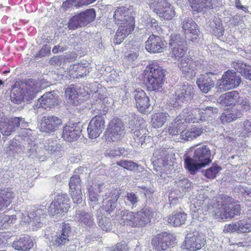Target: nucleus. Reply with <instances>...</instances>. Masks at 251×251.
I'll use <instances>...</instances> for the list:
<instances>
[{
    "label": "nucleus",
    "mask_w": 251,
    "mask_h": 251,
    "mask_svg": "<svg viewBox=\"0 0 251 251\" xmlns=\"http://www.w3.org/2000/svg\"><path fill=\"white\" fill-rule=\"evenodd\" d=\"M190 210L194 218L198 217L203 210H211L213 207L215 209L212 211L213 218L218 221L227 218H232L240 212L239 204L234 205L233 200L230 197L221 198L217 204L213 206H208V200L203 193H200L197 196L191 198Z\"/></svg>",
    "instance_id": "nucleus-1"
},
{
    "label": "nucleus",
    "mask_w": 251,
    "mask_h": 251,
    "mask_svg": "<svg viewBox=\"0 0 251 251\" xmlns=\"http://www.w3.org/2000/svg\"><path fill=\"white\" fill-rule=\"evenodd\" d=\"M133 9L131 6L118 7L115 11L113 17L119 28L114 39L115 44H120L133 30L135 21Z\"/></svg>",
    "instance_id": "nucleus-2"
},
{
    "label": "nucleus",
    "mask_w": 251,
    "mask_h": 251,
    "mask_svg": "<svg viewBox=\"0 0 251 251\" xmlns=\"http://www.w3.org/2000/svg\"><path fill=\"white\" fill-rule=\"evenodd\" d=\"M116 214L121 225L132 227H142L151 222L153 213L150 208L145 207L136 213L126 210H119Z\"/></svg>",
    "instance_id": "nucleus-3"
},
{
    "label": "nucleus",
    "mask_w": 251,
    "mask_h": 251,
    "mask_svg": "<svg viewBox=\"0 0 251 251\" xmlns=\"http://www.w3.org/2000/svg\"><path fill=\"white\" fill-rule=\"evenodd\" d=\"M166 71L156 61H152L144 72V81L150 91H156L164 83Z\"/></svg>",
    "instance_id": "nucleus-4"
},
{
    "label": "nucleus",
    "mask_w": 251,
    "mask_h": 251,
    "mask_svg": "<svg viewBox=\"0 0 251 251\" xmlns=\"http://www.w3.org/2000/svg\"><path fill=\"white\" fill-rule=\"evenodd\" d=\"M125 126L122 121L118 118L111 120L104 133V138L107 142H115L124 137Z\"/></svg>",
    "instance_id": "nucleus-5"
},
{
    "label": "nucleus",
    "mask_w": 251,
    "mask_h": 251,
    "mask_svg": "<svg viewBox=\"0 0 251 251\" xmlns=\"http://www.w3.org/2000/svg\"><path fill=\"white\" fill-rule=\"evenodd\" d=\"M96 14L93 9H90L84 12L79 13L72 17L68 24L69 29L75 30L77 28L84 26L92 22L95 18Z\"/></svg>",
    "instance_id": "nucleus-6"
},
{
    "label": "nucleus",
    "mask_w": 251,
    "mask_h": 251,
    "mask_svg": "<svg viewBox=\"0 0 251 251\" xmlns=\"http://www.w3.org/2000/svg\"><path fill=\"white\" fill-rule=\"evenodd\" d=\"M45 216V213L41 209H34L29 214L21 213L19 215L22 221L30 225L33 230H36L42 226Z\"/></svg>",
    "instance_id": "nucleus-7"
},
{
    "label": "nucleus",
    "mask_w": 251,
    "mask_h": 251,
    "mask_svg": "<svg viewBox=\"0 0 251 251\" xmlns=\"http://www.w3.org/2000/svg\"><path fill=\"white\" fill-rule=\"evenodd\" d=\"M69 199L67 195L58 194L49 208L50 215L54 216L62 212H66L70 208Z\"/></svg>",
    "instance_id": "nucleus-8"
},
{
    "label": "nucleus",
    "mask_w": 251,
    "mask_h": 251,
    "mask_svg": "<svg viewBox=\"0 0 251 251\" xmlns=\"http://www.w3.org/2000/svg\"><path fill=\"white\" fill-rule=\"evenodd\" d=\"M194 94L192 86L184 84L176 90L175 95L170 103L174 107H177L182 105L185 101L191 99Z\"/></svg>",
    "instance_id": "nucleus-9"
},
{
    "label": "nucleus",
    "mask_w": 251,
    "mask_h": 251,
    "mask_svg": "<svg viewBox=\"0 0 251 251\" xmlns=\"http://www.w3.org/2000/svg\"><path fill=\"white\" fill-rule=\"evenodd\" d=\"M176 239L167 233L158 234L152 239L153 248L158 251H165L175 244Z\"/></svg>",
    "instance_id": "nucleus-10"
},
{
    "label": "nucleus",
    "mask_w": 251,
    "mask_h": 251,
    "mask_svg": "<svg viewBox=\"0 0 251 251\" xmlns=\"http://www.w3.org/2000/svg\"><path fill=\"white\" fill-rule=\"evenodd\" d=\"M120 195L119 189H112L108 193L105 192V195H102V197H105L103 199V206L98 210V214L101 213L102 211L105 210L108 214L113 212L116 208V202L119 198Z\"/></svg>",
    "instance_id": "nucleus-11"
},
{
    "label": "nucleus",
    "mask_w": 251,
    "mask_h": 251,
    "mask_svg": "<svg viewBox=\"0 0 251 251\" xmlns=\"http://www.w3.org/2000/svg\"><path fill=\"white\" fill-rule=\"evenodd\" d=\"M105 127L104 118L102 115H98L90 121L87 131L90 138L95 139L101 133Z\"/></svg>",
    "instance_id": "nucleus-12"
},
{
    "label": "nucleus",
    "mask_w": 251,
    "mask_h": 251,
    "mask_svg": "<svg viewBox=\"0 0 251 251\" xmlns=\"http://www.w3.org/2000/svg\"><path fill=\"white\" fill-rule=\"evenodd\" d=\"M62 124V121L55 116H44L39 126L40 130L46 133H52L56 131Z\"/></svg>",
    "instance_id": "nucleus-13"
},
{
    "label": "nucleus",
    "mask_w": 251,
    "mask_h": 251,
    "mask_svg": "<svg viewBox=\"0 0 251 251\" xmlns=\"http://www.w3.org/2000/svg\"><path fill=\"white\" fill-rule=\"evenodd\" d=\"M205 241L202 236L198 233L187 235L182 245V248L192 251L201 249L205 244Z\"/></svg>",
    "instance_id": "nucleus-14"
},
{
    "label": "nucleus",
    "mask_w": 251,
    "mask_h": 251,
    "mask_svg": "<svg viewBox=\"0 0 251 251\" xmlns=\"http://www.w3.org/2000/svg\"><path fill=\"white\" fill-rule=\"evenodd\" d=\"M241 79L239 75L233 70H228L224 73L220 80V86H223L226 89L229 90L237 87L241 83Z\"/></svg>",
    "instance_id": "nucleus-15"
},
{
    "label": "nucleus",
    "mask_w": 251,
    "mask_h": 251,
    "mask_svg": "<svg viewBox=\"0 0 251 251\" xmlns=\"http://www.w3.org/2000/svg\"><path fill=\"white\" fill-rule=\"evenodd\" d=\"M185 38L194 42L200 33L197 24L191 18H185L182 23Z\"/></svg>",
    "instance_id": "nucleus-16"
},
{
    "label": "nucleus",
    "mask_w": 251,
    "mask_h": 251,
    "mask_svg": "<svg viewBox=\"0 0 251 251\" xmlns=\"http://www.w3.org/2000/svg\"><path fill=\"white\" fill-rule=\"evenodd\" d=\"M165 41L158 36L152 34L146 42V49L151 53H158L163 51L165 47Z\"/></svg>",
    "instance_id": "nucleus-17"
},
{
    "label": "nucleus",
    "mask_w": 251,
    "mask_h": 251,
    "mask_svg": "<svg viewBox=\"0 0 251 251\" xmlns=\"http://www.w3.org/2000/svg\"><path fill=\"white\" fill-rule=\"evenodd\" d=\"M251 231V219L247 218L226 226L225 232H237L246 233Z\"/></svg>",
    "instance_id": "nucleus-18"
},
{
    "label": "nucleus",
    "mask_w": 251,
    "mask_h": 251,
    "mask_svg": "<svg viewBox=\"0 0 251 251\" xmlns=\"http://www.w3.org/2000/svg\"><path fill=\"white\" fill-rule=\"evenodd\" d=\"M134 97L138 111L141 113L148 112L150 106L149 98L144 91L141 89H136L134 92Z\"/></svg>",
    "instance_id": "nucleus-19"
},
{
    "label": "nucleus",
    "mask_w": 251,
    "mask_h": 251,
    "mask_svg": "<svg viewBox=\"0 0 251 251\" xmlns=\"http://www.w3.org/2000/svg\"><path fill=\"white\" fill-rule=\"evenodd\" d=\"M200 67V65L199 63L195 61L191 58L186 57L181 60L179 66L182 72L189 78H192L196 75L195 71Z\"/></svg>",
    "instance_id": "nucleus-20"
},
{
    "label": "nucleus",
    "mask_w": 251,
    "mask_h": 251,
    "mask_svg": "<svg viewBox=\"0 0 251 251\" xmlns=\"http://www.w3.org/2000/svg\"><path fill=\"white\" fill-rule=\"evenodd\" d=\"M70 234L71 227L69 224L63 223L60 232L58 233L52 239V244L58 247H62L67 245L70 241Z\"/></svg>",
    "instance_id": "nucleus-21"
},
{
    "label": "nucleus",
    "mask_w": 251,
    "mask_h": 251,
    "mask_svg": "<svg viewBox=\"0 0 251 251\" xmlns=\"http://www.w3.org/2000/svg\"><path fill=\"white\" fill-rule=\"evenodd\" d=\"M80 133L81 130L78 126L70 123L64 126L62 137L65 141L73 142L79 138Z\"/></svg>",
    "instance_id": "nucleus-22"
},
{
    "label": "nucleus",
    "mask_w": 251,
    "mask_h": 251,
    "mask_svg": "<svg viewBox=\"0 0 251 251\" xmlns=\"http://www.w3.org/2000/svg\"><path fill=\"white\" fill-rule=\"evenodd\" d=\"M211 151L205 145L197 147L194 150L193 157L204 167L211 161Z\"/></svg>",
    "instance_id": "nucleus-23"
},
{
    "label": "nucleus",
    "mask_w": 251,
    "mask_h": 251,
    "mask_svg": "<svg viewBox=\"0 0 251 251\" xmlns=\"http://www.w3.org/2000/svg\"><path fill=\"white\" fill-rule=\"evenodd\" d=\"M25 92V100L29 101L33 99L36 94L40 90V83L38 81L28 79L23 86Z\"/></svg>",
    "instance_id": "nucleus-24"
},
{
    "label": "nucleus",
    "mask_w": 251,
    "mask_h": 251,
    "mask_svg": "<svg viewBox=\"0 0 251 251\" xmlns=\"http://www.w3.org/2000/svg\"><path fill=\"white\" fill-rule=\"evenodd\" d=\"M54 92L44 94L38 100L37 105L44 109L49 110L57 104V99Z\"/></svg>",
    "instance_id": "nucleus-25"
},
{
    "label": "nucleus",
    "mask_w": 251,
    "mask_h": 251,
    "mask_svg": "<svg viewBox=\"0 0 251 251\" xmlns=\"http://www.w3.org/2000/svg\"><path fill=\"white\" fill-rule=\"evenodd\" d=\"M69 74L73 78H81L86 76L89 73V66L88 63H77L71 65Z\"/></svg>",
    "instance_id": "nucleus-26"
},
{
    "label": "nucleus",
    "mask_w": 251,
    "mask_h": 251,
    "mask_svg": "<svg viewBox=\"0 0 251 251\" xmlns=\"http://www.w3.org/2000/svg\"><path fill=\"white\" fill-rule=\"evenodd\" d=\"M183 113L178 117H181V120L184 122V125H186V123H198L201 119L200 116V109L198 108H187L183 110Z\"/></svg>",
    "instance_id": "nucleus-27"
},
{
    "label": "nucleus",
    "mask_w": 251,
    "mask_h": 251,
    "mask_svg": "<svg viewBox=\"0 0 251 251\" xmlns=\"http://www.w3.org/2000/svg\"><path fill=\"white\" fill-rule=\"evenodd\" d=\"M106 190L107 189L105 188L102 183L95 184L94 186H90L88 188V191L90 205L94 207L98 203L100 197L99 194Z\"/></svg>",
    "instance_id": "nucleus-28"
},
{
    "label": "nucleus",
    "mask_w": 251,
    "mask_h": 251,
    "mask_svg": "<svg viewBox=\"0 0 251 251\" xmlns=\"http://www.w3.org/2000/svg\"><path fill=\"white\" fill-rule=\"evenodd\" d=\"M190 6L194 11L198 13L213 8L212 0H188Z\"/></svg>",
    "instance_id": "nucleus-29"
},
{
    "label": "nucleus",
    "mask_w": 251,
    "mask_h": 251,
    "mask_svg": "<svg viewBox=\"0 0 251 251\" xmlns=\"http://www.w3.org/2000/svg\"><path fill=\"white\" fill-rule=\"evenodd\" d=\"M203 132L202 127L193 126L190 128L181 131L180 136L182 140L190 141L201 136Z\"/></svg>",
    "instance_id": "nucleus-30"
},
{
    "label": "nucleus",
    "mask_w": 251,
    "mask_h": 251,
    "mask_svg": "<svg viewBox=\"0 0 251 251\" xmlns=\"http://www.w3.org/2000/svg\"><path fill=\"white\" fill-rule=\"evenodd\" d=\"M33 246L32 239L28 235H24L13 243V247L19 251H28Z\"/></svg>",
    "instance_id": "nucleus-31"
},
{
    "label": "nucleus",
    "mask_w": 251,
    "mask_h": 251,
    "mask_svg": "<svg viewBox=\"0 0 251 251\" xmlns=\"http://www.w3.org/2000/svg\"><path fill=\"white\" fill-rule=\"evenodd\" d=\"M197 84L200 89L205 93H207L214 85L213 81L208 76V73L201 75L197 80Z\"/></svg>",
    "instance_id": "nucleus-32"
},
{
    "label": "nucleus",
    "mask_w": 251,
    "mask_h": 251,
    "mask_svg": "<svg viewBox=\"0 0 251 251\" xmlns=\"http://www.w3.org/2000/svg\"><path fill=\"white\" fill-rule=\"evenodd\" d=\"M184 167L191 175H195L204 166L194 157L186 156L184 159Z\"/></svg>",
    "instance_id": "nucleus-33"
},
{
    "label": "nucleus",
    "mask_w": 251,
    "mask_h": 251,
    "mask_svg": "<svg viewBox=\"0 0 251 251\" xmlns=\"http://www.w3.org/2000/svg\"><path fill=\"white\" fill-rule=\"evenodd\" d=\"M15 196L14 192L8 189L0 192V210L7 207Z\"/></svg>",
    "instance_id": "nucleus-34"
},
{
    "label": "nucleus",
    "mask_w": 251,
    "mask_h": 251,
    "mask_svg": "<svg viewBox=\"0 0 251 251\" xmlns=\"http://www.w3.org/2000/svg\"><path fill=\"white\" fill-rule=\"evenodd\" d=\"M238 97L239 93L237 91L229 92L221 96L220 102L227 106L235 104L237 103Z\"/></svg>",
    "instance_id": "nucleus-35"
},
{
    "label": "nucleus",
    "mask_w": 251,
    "mask_h": 251,
    "mask_svg": "<svg viewBox=\"0 0 251 251\" xmlns=\"http://www.w3.org/2000/svg\"><path fill=\"white\" fill-rule=\"evenodd\" d=\"M169 118V115L167 113H155L152 116L151 125L154 128H159L164 125Z\"/></svg>",
    "instance_id": "nucleus-36"
},
{
    "label": "nucleus",
    "mask_w": 251,
    "mask_h": 251,
    "mask_svg": "<svg viewBox=\"0 0 251 251\" xmlns=\"http://www.w3.org/2000/svg\"><path fill=\"white\" fill-rule=\"evenodd\" d=\"M187 219V214L184 212H180L173 214L168 218V223L174 226H179L184 224Z\"/></svg>",
    "instance_id": "nucleus-37"
},
{
    "label": "nucleus",
    "mask_w": 251,
    "mask_h": 251,
    "mask_svg": "<svg viewBox=\"0 0 251 251\" xmlns=\"http://www.w3.org/2000/svg\"><path fill=\"white\" fill-rule=\"evenodd\" d=\"M170 4L167 0H151L150 7L158 16Z\"/></svg>",
    "instance_id": "nucleus-38"
},
{
    "label": "nucleus",
    "mask_w": 251,
    "mask_h": 251,
    "mask_svg": "<svg viewBox=\"0 0 251 251\" xmlns=\"http://www.w3.org/2000/svg\"><path fill=\"white\" fill-rule=\"evenodd\" d=\"M180 117H177L169 126L168 132L170 135H175L186 127Z\"/></svg>",
    "instance_id": "nucleus-39"
},
{
    "label": "nucleus",
    "mask_w": 251,
    "mask_h": 251,
    "mask_svg": "<svg viewBox=\"0 0 251 251\" xmlns=\"http://www.w3.org/2000/svg\"><path fill=\"white\" fill-rule=\"evenodd\" d=\"M76 217L79 222L88 226L92 227L95 225L93 216L91 213L78 211L76 214Z\"/></svg>",
    "instance_id": "nucleus-40"
},
{
    "label": "nucleus",
    "mask_w": 251,
    "mask_h": 251,
    "mask_svg": "<svg viewBox=\"0 0 251 251\" xmlns=\"http://www.w3.org/2000/svg\"><path fill=\"white\" fill-rule=\"evenodd\" d=\"M241 113L235 109L226 111L222 114L220 119L223 124H226L235 120L240 117Z\"/></svg>",
    "instance_id": "nucleus-41"
},
{
    "label": "nucleus",
    "mask_w": 251,
    "mask_h": 251,
    "mask_svg": "<svg viewBox=\"0 0 251 251\" xmlns=\"http://www.w3.org/2000/svg\"><path fill=\"white\" fill-rule=\"evenodd\" d=\"M11 101L15 103H21L24 100H25V92L23 87L14 88L10 95Z\"/></svg>",
    "instance_id": "nucleus-42"
},
{
    "label": "nucleus",
    "mask_w": 251,
    "mask_h": 251,
    "mask_svg": "<svg viewBox=\"0 0 251 251\" xmlns=\"http://www.w3.org/2000/svg\"><path fill=\"white\" fill-rule=\"evenodd\" d=\"M80 94L78 88L74 85L67 88L65 90L66 96L69 97V102L75 105L77 104L78 100L76 99Z\"/></svg>",
    "instance_id": "nucleus-43"
},
{
    "label": "nucleus",
    "mask_w": 251,
    "mask_h": 251,
    "mask_svg": "<svg viewBox=\"0 0 251 251\" xmlns=\"http://www.w3.org/2000/svg\"><path fill=\"white\" fill-rule=\"evenodd\" d=\"M146 129L142 127L140 128L138 130H136L133 132V138L135 143L137 144H135V146H142L143 145V143L145 142L146 138L147 137L146 135Z\"/></svg>",
    "instance_id": "nucleus-44"
},
{
    "label": "nucleus",
    "mask_w": 251,
    "mask_h": 251,
    "mask_svg": "<svg viewBox=\"0 0 251 251\" xmlns=\"http://www.w3.org/2000/svg\"><path fill=\"white\" fill-rule=\"evenodd\" d=\"M17 220L16 215H2L0 217V229H7Z\"/></svg>",
    "instance_id": "nucleus-45"
},
{
    "label": "nucleus",
    "mask_w": 251,
    "mask_h": 251,
    "mask_svg": "<svg viewBox=\"0 0 251 251\" xmlns=\"http://www.w3.org/2000/svg\"><path fill=\"white\" fill-rule=\"evenodd\" d=\"M186 38H184L179 34H172L169 40V45L172 47H179L180 45L186 46Z\"/></svg>",
    "instance_id": "nucleus-46"
},
{
    "label": "nucleus",
    "mask_w": 251,
    "mask_h": 251,
    "mask_svg": "<svg viewBox=\"0 0 251 251\" xmlns=\"http://www.w3.org/2000/svg\"><path fill=\"white\" fill-rule=\"evenodd\" d=\"M172 50V56L175 57L176 59L179 60L185 57V55L186 53L187 48L186 46L180 45L179 47H175L171 48Z\"/></svg>",
    "instance_id": "nucleus-47"
},
{
    "label": "nucleus",
    "mask_w": 251,
    "mask_h": 251,
    "mask_svg": "<svg viewBox=\"0 0 251 251\" xmlns=\"http://www.w3.org/2000/svg\"><path fill=\"white\" fill-rule=\"evenodd\" d=\"M0 130L4 136H9L13 132V126L7 121V119L2 118L0 121Z\"/></svg>",
    "instance_id": "nucleus-48"
},
{
    "label": "nucleus",
    "mask_w": 251,
    "mask_h": 251,
    "mask_svg": "<svg viewBox=\"0 0 251 251\" xmlns=\"http://www.w3.org/2000/svg\"><path fill=\"white\" fill-rule=\"evenodd\" d=\"M101 213L98 214V219L99 220V226L101 229L105 231L111 230L112 227L110 223V220L105 216H100V214Z\"/></svg>",
    "instance_id": "nucleus-49"
},
{
    "label": "nucleus",
    "mask_w": 251,
    "mask_h": 251,
    "mask_svg": "<svg viewBox=\"0 0 251 251\" xmlns=\"http://www.w3.org/2000/svg\"><path fill=\"white\" fill-rule=\"evenodd\" d=\"M199 109H200V116L201 118L200 121H203L206 118L211 117L214 113L217 112V109L214 108L213 107H207Z\"/></svg>",
    "instance_id": "nucleus-50"
},
{
    "label": "nucleus",
    "mask_w": 251,
    "mask_h": 251,
    "mask_svg": "<svg viewBox=\"0 0 251 251\" xmlns=\"http://www.w3.org/2000/svg\"><path fill=\"white\" fill-rule=\"evenodd\" d=\"M175 8L170 3L158 16L164 20H170L175 17Z\"/></svg>",
    "instance_id": "nucleus-51"
},
{
    "label": "nucleus",
    "mask_w": 251,
    "mask_h": 251,
    "mask_svg": "<svg viewBox=\"0 0 251 251\" xmlns=\"http://www.w3.org/2000/svg\"><path fill=\"white\" fill-rule=\"evenodd\" d=\"M222 168L217 165H213L204 172V176L208 178L213 179L216 177Z\"/></svg>",
    "instance_id": "nucleus-52"
},
{
    "label": "nucleus",
    "mask_w": 251,
    "mask_h": 251,
    "mask_svg": "<svg viewBox=\"0 0 251 251\" xmlns=\"http://www.w3.org/2000/svg\"><path fill=\"white\" fill-rule=\"evenodd\" d=\"M116 164L130 171H134L137 170L138 165L130 160H121L117 162Z\"/></svg>",
    "instance_id": "nucleus-53"
},
{
    "label": "nucleus",
    "mask_w": 251,
    "mask_h": 251,
    "mask_svg": "<svg viewBox=\"0 0 251 251\" xmlns=\"http://www.w3.org/2000/svg\"><path fill=\"white\" fill-rule=\"evenodd\" d=\"M125 201L127 205H132V207H136L139 201V198L134 193L128 192L125 196Z\"/></svg>",
    "instance_id": "nucleus-54"
},
{
    "label": "nucleus",
    "mask_w": 251,
    "mask_h": 251,
    "mask_svg": "<svg viewBox=\"0 0 251 251\" xmlns=\"http://www.w3.org/2000/svg\"><path fill=\"white\" fill-rule=\"evenodd\" d=\"M80 179L77 175L72 176L70 180L69 187L70 191L81 190Z\"/></svg>",
    "instance_id": "nucleus-55"
},
{
    "label": "nucleus",
    "mask_w": 251,
    "mask_h": 251,
    "mask_svg": "<svg viewBox=\"0 0 251 251\" xmlns=\"http://www.w3.org/2000/svg\"><path fill=\"white\" fill-rule=\"evenodd\" d=\"M165 153L163 152V150H157L153 153L154 159L153 162H155L157 164H162L165 165V157L164 155Z\"/></svg>",
    "instance_id": "nucleus-56"
},
{
    "label": "nucleus",
    "mask_w": 251,
    "mask_h": 251,
    "mask_svg": "<svg viewBox=\"0 0 251 251\" xmlns=\"http://www.w3.org/2000/svg\"><path fill=\"white\" fill-rule=\"evenodd\" d=\"M11 126H13V131L15 130L16 127L21 126L22 127L25 126L26 124L25 122L24 119L19 117L11 118L10 119H7Z\"/></svg>",
    "instance_id": "nucleus-57"
},
{
    "label": "nucleus",
    "mask_w": 251,
    "mask_h": 251,
    "mask_svg": "<svg viewBox=\"0 0 251 251\" xmlns=\"http://www.w3.org/2000/svg\"><path fill=\"white\" fill-rule=\"evenodd\" d=\"M237 190L243 196L250 200L249 198L251 197V186H247L245 184L240 185L237 187Z\"/></svg>",
    "instance_id": "nucleus-58"
},
{
    "label": "nucleus",
    "mask_w": 251,
    "mask_h": 251,
    "mask_svg": "<svg viewBox=\"0 0 251 251\" xmlns=\"http://www.w3.org/2000/svg\"><path fill=\"white\" fill-rule=\"evenodd\" d=\"M231 66L237 72L242 75L246 67H247V64L241 61L237 60L232 62Z\"/></svg>",
    "instance_id": "nucleus-59"
},
{
    "label": "nucleus",
    "mask_w": 251,
    "mask_h": 251,
    "mask_svg": "<svg viewBox=\"0 0 251 251\" xmlns=\"http://www.w3.org/2000/svg\"><path fill=\"white\" fill-rule=\"evenodd\" d=\"M237 103L240 106L243 110L247 111L251 108V104L248 100L243 97H241L239 96Z\"/></svg>",
    "instance_id": "nucleus-60"
},
{
    "label": "nucleus",
    "mask_w": 251,
    "mask_h": 251,
    "mask_svg": "<svg viewBox=\"0 0 251 251\" xmlns=\"http://www.w3.org/2000/svg\"><path fill=\"white\" fill-rule=\"evenodd\" d=\"M70 194L74 203H80L82 201L81 190L70 191Z\"/></svg>",
    "instance_id": "nucleus-61"
},
{
    "label": "nucleus",
    "mask_w": 251,
    "mask_h": 251,
    "mask_svg": "<svg viewBox=\"0 0 251 251\" xmlns=\"http://www.w3.org/2000/svg\"><path fill=\"white\" fill-rule=\"evenodd\" d=\"M125 153V150L123 148L118 149L114 147L107 150L106 154L110 157H115L116 156L122 155Z\"/></svg>",
    "instance_id": "nucleus-62"
},
{
    "label": "nucleus",
    "mask_w": 251,
    "mask_h": 251,
    "mask_svg": "<svg viewBox=\"0 0 251 251\" xmlns=\"http://www.w3.org/2000/svg\"><path fill=\"white\" fill-rule=\"evenodd\" d=\"M148 28H151V30L152 32L155 33L158 32L161 28L158 26L157 21L154 19H150L149 21L147 24Z\"/></svg>",
    "instance_id": "nucleus-63"
},
{
    "label": "nucleus",
    "mask_w": 251,
    "mask_h": 251,
    "mask_svg": "<svg viewBox=\"0 0 251 251\" xmlns=\"http://www.w3.org/2000/svg\"><path fill=\"white\" fill-rule=\"evenodd\" d=\"M28 155L29 157L33 158L37 156V146L35 143L32 142L28 145Z\"/></svg>",
    "instance_id": "nucleus-64"
}]
</instances>
